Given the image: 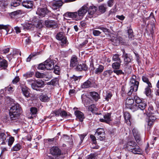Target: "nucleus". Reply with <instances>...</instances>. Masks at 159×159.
Listing matches in <instances>:
<instances>
[{
    "label": "nucleus",
    "instance_id": "nucleus-34",
    "mask_svg": "<svg viewBox=\"0 0 159 159\" xmlns=\"http://www.w3.org/2000/svg\"><path fill=\"white\" fill-rule=\"evenodd\" d=\"M91 86V83L90 81L89 80L84 82L81 85V87L82 88H87L90 87Z\"/></svg>",
    "mask_w": 159,
    "mask_h": 159
},
{
    "label": "nucleus",
    "instance_id": "nucleus-53",
    "mask_svg": "<svg viewBox=\"0 0 159 159\" xmlns=\"http://www.w3.org/2000/svg\"><path fill=\"white\" fill-rule=\"evenodd\" d=\"M97 28L102 30L104 33H109V30L108 29H107V28L104 27L99 26Z\"/></svg>",
    "mask_w": 159,
    "mask_h": 159
},
{
    "label": "nucleus",
    "instance_id": "nucleus-29",
    "mask_svg": "<svg viewBox=\"0 0 159 159\" xmlns=\"http://www.w3.org/2000/svg\"><path fill=\"white\" fill-rule=\"evenodd\" d=\"M112 59V60L115 62H122L120 55L118 54H113Z\"/></svg>",
    "mask_w": 159,
    "mask_h": 159
},
{
    "label": "nucleus",
    "instance_id": "nucleus-35",
    "mask_svg": "<svg viewBox=\"0 0 159 159\" xmlns=\"http://www.w3.org/2000/svg\"><path fill=\"white\" fill-rule=\"evenodd\" d=\"M142 80L143 82L146 83L148 85L152 84L148 79V76L146 75H143L142 76Z\"/></svg>",
    "mask_w": 159,
    "mask_h": 159
},
{
    "label": "nucleus",
    "instance_id": "nucleus-46",
    "mask_svg": "<svg viewBox=\"0 0 159 159\" xmlns=\"http://www.w3.org/2000/svg\"><path fill=\"white\" fill-rule=\"evenodd\" d=\"M38 69L39 70H45L46 69L45 61L43 62V63H41L38 66Z\"/></svg>",
    "mask_w": 159,
    "mask_h": 159
},
{
    "label": "nucleus",
    "instance_id": "nucleus-36",
    "mask_svg": "<svg viewBox=\"0 0 159 159\" xmlns=\"http://www.w3.org/2000/svg\"><path fill=\"white\" fill-rule=\"evenodd\" d=\"M153 111L154 108L153 106L151 105H149L148 110H145V113L147 115H149L151 114V115H152L154 113Z\"/></svg>",
    "mask_w": 159,
    "mask_h": 159
},
{
    "label": "nucleus",
    "instance_id": "nucleus-22",
    "mask_svg": "<svg viewBox=\"0 0 159 159\" xmlns=\"http://www.w3.org/2000/svg\"><path fill=\"white\" fill-rule=\"evenodd\" d=\"M104 69V66L102 65L98 64L97 67L95 68V73L96 74L99 75L103 72Z\"/></svg>",
    "mask_w": 159,
    "mask_h": 159
},
{
    "label": "nucleus",
    "instance_id": "nucleus-8",
    "mask_svg": "<svg viewBox=\"0 0 159 159\" xmlns=\"http://www.w3.org/2000/svg\"><path fill=\"white\" fill-rule=\"evenodd\" d=\"M50 13L47 7L44 8H38L36 11V14L39 16V18H42L44 17L46 15Z\"/></svg>",
    "mask_w": 159,
    "mask_h": 159
},
{
    "label": "nucleus",
    "instance_id": "nucleus-24",
    "mask_svg": "<svg viewBox=\"0 0 159 159\" xmlns=\"http://www.w3.org/2000/svg\"><path fill=\"white\" fill-rule=\"evenodd\" d=\"M124 61V64L125 65H127L129 63H130L132 60V56L129 54L126 56L123 57Z\"/></svg>",
    "mask_w": 159,
    "mask_h": 159
},
{
    "label": "nucleus",
    "instance_id": "nucleus-54",
    "mask_svg": "<svg viewBox=\"0 0 159 159\" xmlns=\"http://www.w3.org/2000/svg\"><path fill=\"white\" fill-rule=\"evenodd\" d=\"M20 5L19 2L18 1L14 0L11 2V7H16Z\"/></svg>",
    "mask_w": 159,
    "mask_h": 159
},
{
    "label": "nucleus",
    "instance_id": "nucleus-31",
    "mask_svg": "<svg viewBox=\"0 0 159 159\" xmlns=\"http://www.w3.org/2000/svg\"><path fill=\"white\" fill-rule=\"evenodd\" d=\"M122 62H114L112 64L111 66L113 70H116L120 69L121 63Z\"/></svg>",
    "mask_w": 159,
    "mask_h": 159
},
{
    "label": "nucleus",
    "instance_id": "nucleus-33",
    "mask_svg": "<svg viewBox=\"0 0 159 159\" xmlns=\"http://www.w3.org/2000/svg\"><path fill=\"white\" fill-rule=\"evenodd\" d=\"M147 106V102L144 100L142 101L138 105L139 109H140L141 110H144L145 108Z\"/></svg>",
    "mask_w": 159,
    "mask_h": 159
},
{
    "label": "nucleus",
    "instance_id": "nucleus-43",
    "mask_svg": "<svg viewBox=\"0 0 159 159\" xmlns=\"http://www.w3.org/2000/svg\"><path fill=\"white\" fill-rule=\"evenodd\" d=\"M113 72L115 73L117 75H124L125 73L122 70L119 69L116 70H113Z\"/></svg>",
    "mask_w": 159,
    "mask_h": 159
},
{
    "label": "nucleus",
    "instance_id": "nucleus-41",
    "mask_svg": "<svg viewBox=\"0 0 159 159\" xmlns=\"http://www.w3.org/2000/svg\"><path fill=\"white\" fill-rule=\"evenodd\" d=\"M10 28V26L8 25H0V30H5L7 32V33H8L9 32Z\"/></svg>",
    "mask_w": 159,
    "mask_h": 159
},
{
    "label": "nucleus",
    "instance_id": "nucleus-3",
    "mask_svg": "<svg viewBox=\"0 0 159 159\" xmlns=\"http://www.w3.org/2000/svg\"><path fill=\"white\" fill-rule=\"evenodd\" d=\"M125 148L134 154H141L142 153V149L136 143L133 141L128 142L126 143Z\"/></svg>",
    "mask_w": 159,
    "mask_h": 159
},
{
    "label": "nucleus",
    "instance_id": "nucleus-62",
    "mask_svg": "<svg viewBox=\"0 0 159 159\" xmlns=\"http://www.w3.org/2000/svg\"><path fill=\"white\" fill-rule=\"evenodd\" d=\"M10 51V48H7L3 49L1 50V52L4 54L8 53Z\"/></svg>",
    "mask_w": 159,
    "mask_h": 159
},
{
    "label": "nucleus",
    "instance_id": "nucleus-11",
    "mask_svg": "<svg viewBox=\"0 0 159 159\" xmlns=\"http://www.w3.org/2000/svg\"><path fill=\"white\" fill-rule=\"evenodd\" d=\"M54 62H56L55 60L51 59L49 58L45 61V64L46 66V69L47 70H52L53 69L54 67Z\"/></svg>",
    "mask_w": 159,
    "mask_h": 159
},
{
    "label": "nucleus",
    "instance_id": "nucleus-37",
    "mask_svg": "<svg viewBox=\"0 0 159 159\" xmlns=\"http://www.w3.org/2000/svg\"><path fill=\"white\" fill-rule=\"evenodd\" d=\"M134 102V99L130 98H127L126 100V106H129L133 104Z\"/></svg>",
    "mask_w": 159,
    "mask_h": 159
},
{
    "label": "nucleus",
    "instance_id": "nucleus-13",
    "mask_svg": "<svg viewBox=\"0 0 159 159\" xmlns=\"http://www.w3.org/2000/svg\"><path fill=\"white\" fill-rule=\"evenodd\" d=\"M44 25L47 27L48 28H56L57 26V24L55 20L48 19L44 22Z\"/></svg>",
    "mask_w": 159,
    "mask_h": 159
},
{
    "label": "nucleus",
    "instance_id": "nucleus-12",
    "mask_svg": "<svg viewBox=\"0 0 159 159\" xmlns=\"http://www.w3.org/2000/svg\"><path fill=\"white\" fill-rule=\"evenodd\" d=\"M57 39L61 41V43L62 46H64L67 43V39L66 37L64 36L62 32H60L58 33L56 36Z\"/></svg>",
    "mask_w": 159,
    "mask_h": 159
},
{
    "label": "nucleus",
    "instance_id": "nucleus-27",
    "mask_svg": "<svg viewBox=\"0 0 159 159\" xmlns=\"http://www.w3.org/2000/svg\"><path fill=\"white\" fill-rule=\"evenodd\" d=\"M152 87V84L148 85L145 89V91L144 92V94L147 96H149L150 95L151 93V89Z\"/></svg>",
    "mask_w": 159,
    "mask_h": 159
},
{
    "label": "nucleus",
    "instance_id": "nucleus-58",
    "mask_svg": "<svg viewBox=\"0 0 159 159\" xmlns=\"http://www.w3.org/2000/svg\"><path fill=\"white\" fill-rule=\"evenodd\" d=\"M96 157L95 154L93 153H91L89 155L87 156L85 159H95Z\"/></svg>",
    "mask_w": 159,
    "mask_h": 159
},
{
    "label": "nucleus",
    "instance_id": "nucleus-18",
    "mask_svg": "<svg viewBox=\"0 0 159 159\" xmlns=\"http://www.w3.org/2000/svg\"><path fill=\"white\" fill-rule=\"evenodd\" d=\"M78 64V58L75 55H73L70 61V67L72 68Z\"/></svg>",
    "mask_w": 159,
    "mask_h": 159
},
{
    "label": "nucleus",
    "instance_id": "nucleus-15",
    "mask_svg": "<svg viewBox=\"0 0 159 159\" xmlns=\"http://www.w3.org/2000/svg\"><path fill=\"white\" fill-rule=\"evenodd\" d=\"M113 73V70H106L101 75L100 78L102 80H105L106 78H109Z\"/></svg>",
    "mask_w": 159,
    "mask_h": 159
},
{
    "label": "nucleus",
    "instance_id": "nucleus-56",
    "mask_svg": "<svg viewBox=\"0 0 159 159\" xmlns=\"http://www.w3.org/2000/svg\"><path fill=\"white\" fill-rule=\"evenodd\" d=\"M24 36L23 38H27L25 39V42L26 44H29L30 43L31 40L30 39V37H28L27 36V35L26 34H25L23 35Z\"/></svg>",
    "mask_w": 159,
    "mask_h": 159
},
{
    "label": "nucleus",
    "instance_id": "nucleus-57",
    "mask_svg": "<svg viewBox=\"0 0 159 159\" xmlns=\"http://www.w3.org/2000/svg\"><path fill=\"white\" fill-rule=\"evenodd\" d=\"M81 77L82 76H76L74 75L72 77H70V79L72 81H75L78 80H80Z\"/></svg>",
    "mask_w": 159,
    "mask_h": 159
},
{
    "label": "nucleus",
    "instance_id": "nucleus-7",
    "mask_svg": "<svg viewBox=\"0 0 159 159\" xmlns=\"http://www.w3.org/2000/svg\"><path fill=\"white\" fill-rule=\"evenodd\" d=\"M97 10V8L95 6H89L88 10V14L86 17V18L88 20L89 18L95 17L97 15L96 11Z\"/></svg>",
    "mask_w": 159,
    "mask_h": 159
},
{
    "label": "nucleus",
    "instance_id": "nucleus-26",
    "mask_svg": "<svg viewBox=\"0 0 159 159\" xmlns=\"http://www.w3.org/2000/svg\"><path fill=\"white\" fill-rule=\"evenodd\" d=\"M40 100L43 102H47L49 101L50 98L46 94H42L39 97Z\"/></svg>",
    "mask_w": 159,
    "mask_h": 159
},
{
    "label": "nucleus",
    "instance_id": "nucleus-52",
    "mask_svg": "<svg viewBox=\"0 0 159 159\" xmlns=\"http://www.w3.org/2000/svg\"><path fill=\"white\" fill-rule=\"evenodd\" d=\"M6 138L7 135L5 133H0V140H1L2 141H4L6 140Z\"/></svg>",
    "mask_w": 159,
    "mask_h": 159
},
{
    "label": "nucleus",
    "instance_id": "nucleus-25",
    "mask_svg": "<svg viewBox=\"0 0 159 159\" xmlns=\"http://www.w3.org/2000/svg\"><path fill=\"white\" fill-rule=\"evenodd\" d=\"M124 116L126 123L128 125H130L131 120L130 113L127 111L124 112Z\"/></svg>",
    "mask_w": 159,
    "mask_h": 159
},
{
    "label": "nucleus",
    "instance_id": "nucleus-49",
    "mask_svg": "<svg viewBox=\"0 0 159 159\" xmlns=\"http://www.w3.org/2000/svg\"><path fill=\"white\" fill-rule=\"evenodd\" d=\"M32 26V24L29 23H26L23 25L24 29L29 30L31 29Z\"/></svg>",
    "mask_w": 159,
    "mask_h": 159
},
{
    "label": "nucleus",
    "instance_id": "nucleus-1",
    "mask_svg": "<svg viewBox=\"0 0 159 159\" xmlns=\"http://www.w3.org/2000/svg\"><path fill=\"white\" fill-rule=\"evenodd\" d=\"M88 4H86L83 6L77 11L67 12L63 15V16L64 17L70 18L75 20H81L88 11Z\"/></svg>",
    "mask_w": 159,
    "mask_h": 159
},
{
    "label": "nucleus",
    "instance_id": "nucleus-4",
    "mask_svg": "<svg viewBox=\"0 0 159 159\" xmlns=\"http://www.w3.org/2000/svg\"><path fill=\"white\" fill-rule=\"evenodd\" d=\"M27 81L28 84L31 85L32 88L37 91H40L41 89L40 88L43 87L44 82L42 80H34L32 79L28 80Z\"/></svg>",
    "mask_w": 159,
    "mask_h": 159
},
{
    "label": "nucleus",
    "instance_id": "nucleus-28",
    "mask_svg": "<svg viewBox=\"0 0 159 159\" xmlns=\"http://www.w3.org/2000/svg\"><path fill=\"white\" fill-rule=\"evenodd\" d=\"M30 113L31 115V117L33 118V117H35L37 115L38 112V109L36 107H31L30 108Z\"/></svg>",
    "mask_w": 159,
    "mask_h": 159
},
{
    "label": "nucleus",
    "instance_id": "nucleus-19",
    "mask_svg": "<svg viewBox=\"0 0 159 159\" xmlns=\"http://www.w3.org/2000/svg\"><path fill=\"white\" fill-rule=\"evenodd\" d=\"M74 114L77 119H79L80 122L83 121L84 117L82 112L79 110H76L75 111Z\"/></svg>",
    "mask_w": 159,
    "mask_h": 159
},
{
    "label": "nucleus",
    "instance_id": "nucleus-44",
    "mask_svg": "<svg viewBox=\"0 0 159 159\" xmlns=\"http://www.w3.org/2000/svg\"><path fill=\"white\" fill-rule=\"evenodd\" d=\"M127 33L129 38L132 39L134 37L132 30L131 29H129L127 30Z\"/></svg>",
    "mask_w": 159,
    "mask_h": 159
},
{
    "label": "nucleus",
    "instance_id": "nucleus-63",
    "mask_svg": "<svg viewBox=\"0 0 159 159\" xmlns=\"http://www.w3.org/2000/svg\"><path fill=\"white\" fill-rule=\"evenodd\" d=\"M19 80L20 78L19 76H16L12 80V83L13 84H16L19 81Z\"/></svg>",
    "mask_w": 159,
    "mask_h": 159
},
{
    "label": "nucleus",
    "instance_id": "nucleus-42",
    "mask_svg": "<svg viewBox=\"0 0 159 159\" xmlns=\"http://www.w3.org/2000/svg\"><path fill=\"white\" fill-rule=\"evenodd\" d=\"M39 53L36 52H33L31 53L29 57L27 58L26 61L27 62H29L30 61L31 59L37 55Z\"/></svg>",
    "mask_w": 159,
    "mask_h": 159
},
{
    "label": "nucleus",
    "instance_id": "nucleus-64",
    "mask_svg": "<svg viewBox=\"0 0 159 159\" xmlns=\"http://www.w3.org/2000/svg\"><path fill=\"white\" fill-rule=\"evenodd\" d=\"M75 68V69L78 71H81L82 70V64H77Z\"/></svg>",
    "mask_w": 159,
    "mask_h": 159
},
{
    "label": "nucleus",
    "instance_id": "nucleus-6",
    "mask_svg": "<svg viewBox=\"0 0 159 159\" xmlns=\"http://www.w3.org/2000/svg\"><path fill=\"white\" fill-rule=\"evenodd\" d=\"M51 154L55 156L56 159H63L64 156H61L63 155V153L61 150L57 147H53L50 150Z\"/></svg>",
    "mask_w": 159,
    "mask_h": 159
},
{
    "label": "nucleus",
    "instance_id": "nucleus-17",
    "mask_svg": "<svg viewBox=\"0 0 159 159\" xmlns=\"http://www.w3.org/2000/svg\"><path fill=\"white\" fill-rule=\"evenodd\" d=\"M22 92L23 95L26 98L30 96V89L25 86L20 85Z\"/></svg>",
    "mask_w": 159,
    "mask_h": 159
},
{
    "label": "nucleus",
    "instance_id": "nucleus-59",
    "mask_svg": "<svg viewBox=\"0 0 159 159\" xmlns=\"http://www.w3.org/2000/svg\"><path fill=\"white\" fill-rule=\"evenodd\" d=\"M115 0H109L107 2L108 7H112L114 3Z\"/></svg>",
    "mask_w": 159,
    "mask_h": 159
},
{
    "label": "nucleus",
    "instance_id": "nucleus-16",
    "mask_svg": "<svg viewBox=\"0 0 159 159\" xmlns=\"http://www.w3.org/2000/svg\"><path fill=\"white\" fill-rule=\"evenodd\" d=\"M63 3L61 1H55L51 3L52 9L55 10L60 8L62 5Z\"/></svg>",
    "mask_w": 159,
    "mask_h": 159
},
{
    "label": "nucleus",
    "instance_id": "nucleus-45",
    "mask_svg": "<svg viewBox=\"0 0 159 159\" xmlns=\"http://www.w3.org/2000/svg\"><path fill=\"white\" fill-rule=\"evenodd\" d=\"M134 101L137 105L143 100H142L137 96H135L134 98Z\"/></svg>",
    "mask_w": 159,
    "mask_h": 159
},
{
    "label": "nucleus",
    "instance_id": "nucleus-55",
    "mask_svg": "<svg viewBox=\"0 0 159 159\" xmlns=\"http://www.w3.org/2000/svg\"><path fill=\"white\" fill-rule=\"evenodd\" d=\"M93 34L95 36H99L101 34V32L97 30H93Z\"/></svg>",
    "mask_w": 159,
    "mask_h": 159
},
{
    "label": "nucleus",
    "instance_id": "nucleus-60",
    "mask_svg": "<svg viewBox=\"0 0 159 159\" xmlns=\"http://www.w3.org/2000/svg\"><path fill=\"white\" fill-rule=\"evenodd\" d=\"M14 87H11L10 85L9 86H8L7 88L6 87L5 88V90L6 91V90H7L8 91H9L10 93L12 92L14 90Z\"/></svg>",
    "mask_w": 159,
    "mask_h": 159
},
{
    "label": "nucleus",
    "instance_id": "nucleus-23",
    "mask_svg": "<svg viewBox=\"0 0 159 159\" xmlns=\"http://www.w3.org/2000/svg\"><path fill=\"white\" fill-rule=\"evenodd\" d=\"M133 135L136 142L139 143L140 141L141 138L140 135L138 130L134 129L132 130Z\"/></svg>",
    "mask_w": 159,
    "mask_h": 159
},
{
    "label": "nucleus",
    "instance_id": "nucleus-39",
    "mask_svg": "<svg viewBox=\"0 0 159 159\" xmlns=\"http://www.w3.org/2000/svg\"><path fill=\"white\" fill-rule=\"evenodd\" d=\"M127 107L130 109L133 112H134L139 109L137 104H133L129 106H127Z\"/></svg>",
    "mask_w": 159,
    "mask_h": 159
},
{
    "label": "nucleus",
    "instance_id": "nucleus-48",
    "mask_svg": "<svg viewBox=\"0 0 159 159\" xmlns=\"http://www.w3.org/2000/svg\"><path fill=\"white\" fill-rule=\"evenodd\" d=\"M58 80L57 78H55L49 82L50 84L52 85H56L58 83Z\"/></svg>",
    "mask_w": 159,
    "mask_h": 159
},
{
    "label": "nucleus",
    "instance_id": "nucleus-10",
    "mask_svg": "<svg viewBox=\"0 0 159 159\" xmlns=\"http://www.w3.org/2000/svg\"><path fill=\"white\" fill-rule=\"evenodd\" d=\"M156 119V117L155 116L150 115L149 116L148 119L147 121L146 128L149 131L152 129Z\"/></svg>",
    "mask_w": 159,
    "mask_h": 159
},
{
    "label": "nucleus",
    "instance_id": "nucleus-38",
    "mask_svg": "<svg viewBox=\"0 0 159 159\" xmlns=\"http://www.w3.org/2000/svg\"><path fill=\"white\" fill-rule=\"evenodd\" d=\"M99 11L101 13H104L106 11L107 7L106 5L102 4L100 5L98 7Z\"/></svg>",
    "mask_w": 159,
    "mask_h": 159
},
{
    "label": "nucleus",
    "instance_id": "nucleus-30",
    "mask_svg": "<svg viewBox=\"0 0 159 159\" xmlns=\"http://www.w3.org/2000/svg\"><path fill=\"white\" fill-rule=\"evenodd\" d=\"M90 94L93 98L95 101H97L99 98L100 97L98 94L95 92H91Z\"/></svg>",
    "mask_w": 159,
    "mask_h": 159
},
{
    "label": "nucleus",
    "instance_id": "nucleus-32",
    "mask_svg": "<svg viewBox=\"0 0 159 159\" xmlns=\"http://www.w3.org/2000/svg\"><path fill=\"white\" fill-rule=\"evenodd\" d=\"M8 66V62L5 59H2L0 61V67L5 69Z\"/></svg>",
    "mask_w": 159,
    "mask_h": 159
},
{
    "label": "nucleus",
    "instance_id": "nucleus-40",
    "mask_svg": "<svg viewBox=\"0 0 159 159\" xmlns=\"http://www.w3.org/2000/svg\"><path fill=\"white\" fill-rule=\"evenodd\" d=\"M21 148V145L18 143L15 145L11 149V150L13 151H18L20 150Z\"/></svg>",
    "mask_w": 159,
    "mask_h": 159
},
{
    "label": "nucleus",
    "instance_id": "nucleus-51",
    "mask_svg": "<svg viewBox=\"0 0 159 159\" xmlns=\"http://www.w3.org/2000/svg\"><path fill=\"white\" fill-rule=\"evenodd\" d=\"M118 10L116 4H115L113 8H112L110 11V14H112L116 13Z\"/></svg>",
    "mask_w": 159,
    "mask_h": 159
},
{
    "label": "nucleus",
    "instance_id": "nucleus-5",
    "mask_svg": "<svg viewBox=\"0 0 159 159\" xmlns=\"http://www.w3.org/2000/svg\"><path fill=\"white\" fill-rule=\"evenodd\" d=\"M139 84V82L136 80V75H133L131 80L130 89L128 93V95H130L133 91H136L138 90Z\"/></svg>",
    "mask_w": 159,
    "mask_h": 159
},
{
    "label": "nucleus",
    "instance_id": "nucleus-47",
    "mask_svg": "<svg viewBox=\"0 0 159 159\" xmlns=\"http://www.w3.org/2000/svg\"><path fill=\"white\" fill-rule=\"evenodd\" d=\"M34 73L32 72H28L23 75V76L26 79L28 78L31 77L34 75Z\"/></svg>",
    "mask_w": 159,
    "mask_h": 159
},
{
    "label": "nucleus",
    "instance_id": "nucleus-14",
    "mask_svg": "<svg viewBox=\"0 0 159 159\" xmlns=\"http://www.w3.org/2000/svg\"><path fill=\"white\" fill-rule=\"evenodd\" d=\"M111 113H106L103 115V119L101 118L99 120L100 121L109 124L111 121Z\"/></svg>",
    "mask_w": 159,
    "mask_h": 159
},
{
    "label": "nucleus",
    "instance_id": "nucleus-20",
    "mask_svg": "<svg viewBox=\"0 0 159 159\" xmlns=\"http://www.w3.org/2000/svg\"><path fill=\"white\" fill-rule=\"evenodd\" d=\"M22 6L28 9H30L32 8L34 4L33 2L29 0L24 1L22 2Z\"/></svg>",
    "mask_w": 159,
    "mask_h": 159
},
{
    "label": "nucleus",
    "instance_id": "nucleus-21",
    "mask_svg": "<svg viewBox=\"0 0 159 159\" xmlns=\"http://www.w3.org/2000/svg\"><path fill=\"white\" fill-rule=\"evenodd\" d=\"M88 110L91 111L93 113L96 115H101V113H98L97 112L98 108L96 107V106L95 104H92L88 108Z\"/></svg>",
    "mask_w": 159,
    "mask_h": 159
},
{
    "label": "nucleus",
    "instance_id": "nucleus-9",
    "mask_svg": "<svg viewBox=\"0 0 159 159\" xmlns=\"http://www.w3.org/2000/svg\"><path fill=\"white\" fill-rule=\"evenodd\" d=\"M105 131L103 128H98L96 130L95 135L100 140L105 139Z\"/></svg>",
    "mask_w": 159,
    "mask_h": 159
},
{
    "label": "nucleus",
    "instance_id": "nucleus-50",
    "mask_svg": "<svg viewBox=\"0 0 159 159\" xmlns=\"http://www.w3.org/2000/svg\"><path fill=\"white\" fill-rule=\"evenodd\" d=\"M8 140V145L10 147H11L14 141V137L11 136L10 137Z\"/></svg>",
    "mask_w": 159,
    "mask_h": 159
},
{
    "label": "nucleus",
    "instance_id": "nucleus-61",
    "mask_svg": "<svg viewBox=\"0 0 159 159\" xmlns=\"http://www.w3.org/2000/svg\"><path fill=\"white\" fill-rule=\"evenodd\" d=\"M60 116L62 117H65L68 116V114L65 111H61Z\"/></svg>",
    "mask_w": 159,
    "mask_h": 159
},
{
    "label": "nucleus",
    "instance_id": "nucleus-2",
    "mask_svg": "<svg viewBox=\"0 0 159 159\" xmlns=\"http://www.w3.org/2000/svg\"><path fill=\"white\" fill-rule=\"evenodd\" d=\"M21 111V108L19 104L16 103L12 106L10 108L7 121L12 123L17 122Z\"/></svg>",
    "mask_w": 159,
    "mask_h": 159
}]
</instances>
